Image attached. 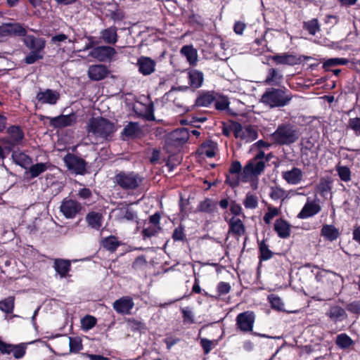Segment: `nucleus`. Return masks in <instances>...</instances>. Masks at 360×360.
Returning a JSON list of instances; mask_svg holds the SVG:
<instances>
[{
  "label": "nucleus",
  "mask_w": 360,
  "mask_h": 360,
  "mask_svg": "<svg viewBox=\"0 0 360 360\" xmlns=\"http://www.w3.org/2000/svg\"><path fill=\"white\" fill-rule=\"evenodd\" d=\"M231 288V287L229 283L221 281L217 284V295H210L205 290H203V296L206 297H210L214 300H217L221 295L228 294L230 292Z\"/></svg>",
  "instance_id": "nucleus-36"
},
{
  "label": "nucleus",
  "mask_w": 360,
  "mask_h": 360,
  "mask_svg": "<svg viewBox=\"0 0 360 360\" xmlns=\"http://www.w3.org/2000/svg\"><path fill=\"white\" fill-rule=\"evenodd\" d=\"M109 74L107 67L104 65H94L88 70L89 77L94 81H100L105 78Z\"/></svg>",
  "instance_id": "nucleus-21"
},
{
  "label": "nucleus",
  "mask_w": 360,
  "mask_h": 360,
  "mask_svg": "<svg viewBox=\"0 0 360 360\" xmlns=\"http://www.w3.org/2000/svg\"><path fill=\"white\" fill-rule=\"evenodd\" d=\"M282 178L289 184L297 185L303 178V172L298 167H293L290 170L282 172Z\"/></svg>",
  "instance_id": "nucleus-18"
},
{
  "label": "nucleus",
  "mask_w": 360,
  "mask_h": 360,
  "mask_svg": "<svg viewBox=\"0 0 360 360\" xmlns=\"http://www.w3.org/2000/svg\"><path fill=\"white\" fill-rule=\"evenodd\" d=\"M214 91H205L200 94L195 100V106L208 107L215 100Z\"/></svg>",
  "instance_id": "nucleus-35"
},
{
  "label": "nucleus",
  "mask_w": 360,
  "mask_h": 360,
  "mask_svg": "<svg viewBox=\"0 0 360 360\" xmlns=\"http://www.w3.org/2000/svg\"><path fill=\"white\" fill-rule=\"evenodd\" d=\"M335 169L341 181L344 182L351 181L352 172L347 166L338 165L336 166Z\"/></svg>",
  "instance_id": "nucleus-48"
},
{
  "label": "nucleus",
  "mask_w": 360,
  "mask_h": 360,
  "mask_svg": "<svg viewBox=\"0 0 360 360\" xmlns=\"http://www.w3.org/2000/svg\"><path fill=\"white\" fill-rule=\"evenodd\" d=\"M274 255L264 240L259 242V259L260 262L270 259Z\"/></svg>",
  "instance_id": "nucleus-42"
},
{
  "label": "nucleus",
  "mask_w": 360,
  "mask_h": 360,
  "mask_svg": "<svg viewBox=\"0 0 360 360\" xmlns=\"http://www.w3.org/2000/svg\"><path fill=\"white\" fill-rule=\"evenodd\" d=\"M67 168L76 174L84 175L86 172L87 162L82 158L68 153L63 158Z\"/></svg>",
  "instance_id": "nucleus-8"
},
{
  "label": "nucleus",
  "mask_w": 360,
  "mask_h": 360,
  "mask_svg": "<svg viewBox=\"0 0 360 360\" xmlns=\"http://www.w3.org/2000/svg\"><path fill=\"white\" fill-rule=\"evenodd\" d=\"M230 212L233 217L239 216L243 214V217H245L244 213H243V208L240 204H238L235 200H231L230 202Z\"/></svg>",
  "instance_id": "nucleus-62"
},
{
  "label": "nucleus",
  "mask_w": 360,
  "mask_h": 360,
  "mask_svg": "<svg viewBox=\"0 0 360 360\" xmlns=\"http://www.w3.org/2000/svg\"><path fill=\"white\" fill-rule=\"evenodd\" d=\"M121 135L127 139L140 138L142 135V129L138 122H129L123 129Z\"/></svg>",
  "instance_id": "nucleus-22"
},
{
  "label": "nucleus",
  "mask_w": 360,
  "mask_h": 360,
  "mask_svg": "<svg viewBox=\"0 0 360 360\" xmlns=\"http://www.w3.org/2000/svg\"><path fill=\"white\" fill-rule=\"evenodd\" d=\"M321 211V206L315 202H307L297 214L300 219H307L318 214Z\"/></svg>",
  "instance_id": "nucleus-27"
},
{
  "label": "nucleus",
  "mask_w": 360,
  "mask_h": 360,
  "mask_svg": "<svg viewBox=\"0 0 360 360\" xmlns=\"http://www.w3.org/2000/svg\"><path fill=\"white\" fill-rule=\"evenodd\" d=\"M60 98V94L55 90L46 89L39 90L37 94L35 99L41 104L55 105Z\"/></svg>",
  "instance_id": "nucleus-12"
},
{
  "label": "nucleus",
  "mask_w": 360,
  "mask_h": 360,
  "mask_svg": "<svg viewBox=\"0 0 360 360\" xmlns=\"http://www.w3.org/2000/svg\"><path fill=\"white\" fill-rule=\"evenodd\" d=\"M230 102L226 96H221L214 103V107L217 110H225L229 107Z\"/></svg>",
  "instance_id": "nucleus-60"
},
{
  "label": "nucleus",
  "mask_w": 360,
  "mask_h": 360,
  "mask_svg": "<svg viewBox=\"0 0 360 360\" xmlns=\"http://www.w3.org/2000/svg\"><path fill=\"white\" fill-rule=\"evenodd\" d=\"M82 210V206L80 202L68 198L63 200L60 206V211L67 219H74Z\"/></svg>",
  "instance_id": "nucleus-9"
},
{
  "label": "nucleus",
  "mask_w": 360,
  "mask_h": 360,
  "mask_svg": "<svg viewBox=\"0 0 360 360\" xmlns=\"http://www.w3.org/2000/svg\"><path fill=\"white\" fill-rule=\"evenodd\" d=\"M258 136V134L256 129H255L251 125L248 126L245 128V130L240 135L241 139H248V141L255 140Z\"/></svg>",
  "instance_id": "nucleus-55"
},
{
  "label": "nucleus",
  "mask_w": 360,
  "mask_h": 360,
  "mask_svg": "<svg viewBox=\"0 0 360 360\" xmlns=\"http://www.w3.org/2000/svg\"><path fill=\"white\" fill-rule=\"evenodd\" d=\"M101 244L104 249L111 252H114L117 250L121 243L115 236L111 235L103 238Z\"/></svg>",
  "instance_id": "nucleus-37"
},
{
  "label": "nucleus",
  "mask_w": 360,
  "mask_h": 360,
  "mask_svg": "<svg viewBox=\"0 0 360 360\" xmlns=\"http://www.w3.org/2000/svg\"><path fill=\"white\" fill-rule=\"evenodd\" d=\"M86 221L89 227L99 230L102 226L103 215L96 212H89L86 216Z\"/></svg>",
  "instance_id": "nucleus-32"
},
{
  "label": "nucleus",
  "mask_w": 360,
  "mask_h": 360,
  "mask_svg": "<svg viewBox=\"0 0 360 360\" xmlns=\"http://www.w3.org/2000/svg\"><path fill=\"white\" fill-rule=\"evenodd\" d=\"M114 182L125 191L136 189L142 182L141 176L134 172H120L114 177Z\"/></svg>",
  "instance_id": "nucleus-7"
},
{
  "label": "nucleus",
  "mask_w": 360,
  "mask_h": 360,
  "mask_svg": "<svg viewBox=\"0 0 360 360\" xmlns=\"http://www.w3.org/2000/svg\"><path fill=\"white\" fill-rule=\"evenodd\" d=\"M216 148V143L212 140L207 139L200 144L197 151L200 155H205L206 157L211 158L215 156Z\"/></svg>",
  "instance_id": "nucleus-28"
},
{
  "label": "nucleus",
  "mask_w": 360,
  "mask_h": 360,
  "mask_svg": "<svg viewBox=\"0 0 360 360\" xmlns=\"http://www.w3.org/2000/svg\"><path fill=\"white\" fill-rule=\"evenodd\" d=\"M330 275L335 276L337 274L331 271L322 269L316 273L315 278L318 283H321L323 285H326L328 288H331L333 281Z\"/></svg>",
  "instance_id": "nucleus-29"
},
{
  "label": "nucleus",
  "mask_w": 360,
  "mask_h": 360,
  "mask_svg": "<svg viewBox=\"0 0 360 360\" xmlns=\"http://www.w3.org/2000/svg\"><path fill=\"white\" fill-rule=\"evenodd\" d=\"M70 352L72 353H78L83 349L82 340L79 337L69 338Z\"/></svg>",
  "instance_id": "nucleus-49"
},
{
  "label": "nucleus",
  "mask_w": 360,
  "mask_h": 360,
  "mask_svg": "<svg viewBox=\"0 0 360 360\" xmlns=\"http://www.w3.org/2000/svg\"><path fill=\"white\" fill-rule=\"evenodd\" d=\"M269 59L276 65H295L302 63L301 57L289 53H283L269 56Z\"/></svg>",
  "instance_id": "nucleus-14"
},
{
  "label": "nucleus",
  "mask_w": 360,
  "mask_h": 360,
  "mask_svg": "<svg viewBox=\"0 0 360 360\" xmlns=\"http://www.w3.org/2000/svg\"><path fill=\"white\" fill-rule=\"evenodd\" d=\"M253 163L251 162H249L242 169V176L243 179L242 180L243 181H246L247 179L250 177L251 175H255V172L253 169Z\"/></svg>",
  "instance_id": "nucleus-61"
},
{
  "label": "nucleus",
  "mask_w": 360,
  "mask_h": 360,
  "mask_svg": "<svg viewBox=\"0 0 360 360\" xmlns=\"http://www.w3.org/2000/svg\"><path fill=\"white\" fill-rule=\"evenodd\" d=\"M225 220L229 225V234L236 237H240L245 234V226L240 219L232 217L229 220H227L226 218H225Z\"/></svg>",
  "instance_id": "nucleus-16"
},
{
  "label": "nucleus",
  "mask_w": 360,
  "mask_h": 360,
  "mask_svg": "<svg viewBox=\"0 0 360 360\" xmlns=\"http://www.w3.org/2000/svg\"><path fill=\"white\" fill-rule=\"evenodd\" d=\"M23 42L25 46L30 50V52L24 58L26 64H34L39 60L44 58V50L46 46V41L41 37H36L34 35L25 34Z\"/></svg>",
  "instance_id": "nucleus-4"
},
{
  "label": "nucleus",
  "mask_w": 360,
  "mask_h": 360,
  "mask_svg": "<svg viewBox=\"0 0 360 360\" xmlns=\"http://www.w3.org/2000/svg\"><path fill=\"white\" fill-rule=\"evenodd\" d=\"M12 157L15 162L22 167H26V166L29 165L31 161V158L29 157V155L22 152H13Z\"/></svg>",
  "instance_id": "nucleus-45"
},
{
  "label": "nucleus",
  "mask_w": 360,
  "mask_h": 360,
  "mask_svg": "<svg viewBox=\"0 0 360 360\" xmlns=\"http://www.w3.org/2000/svg\"><path fill=\"white\" fill-rule=\"evenodd\" d=\"M243 203L247 209H255L258 206V198L256 195L249 192L246 194Z\"/></svg>",
  "instance_id": "nucleus-50"
},
{
  "label": "nucleus",
  "mask_w": 360,
  "mask_h": 360,
  "mask_svg": "<svg viewBox=\"0 0 360 360\" xmlns=\"http://www.w3.org/2000/svg\"><path fill=\"white\" fill-rule=\"evenodd\" d=\"M190 133L186 128H179L165 136L164 149L167 153H172L175 149L181 147L187 142Z\"/></svg>",
  "instance_id": "nucleus-6"
},
{
  "label": "nucleus",
  "mask_w": 360,
  "mask_h": 360,
  "mask_svg": "<svg viewBox=\"0 0 360 360\" xmlns=\"http://www.w3.org/2000/svg\"><path fill=\"white\" fill-rule=\"evenodd\" d=\"M13 351L11 353H13V356L17 359H21L22 358L25 353L27 349V346L24 343H20L18 345H13Z\"/></svg>",
  "instance_id": "nucleus-56"
},
{
  "label": "nucleus",
  "mask_w": 360,
  "mask_h": 360,
  "mask_svg": "<svg viewBox=\"0 0 360 360\" xmlns=\"http://www.w3.org/2000/svg\"><path fill=\"white\" fill-rule=\"evenodd\" d=\"M200 346L202 348L203 353L205 354H208L211 352V350L217 345L218 340H210L205 338H203L200 339Z\"/></svg>",
  "instance_id": "nucleus-53"
},
{
  "label": "nucleus",
  "mask_w": 360,
  "mask_h": 360,
  "mask_svg": "<svg viewBox=\"0 0 360 360\" xmlns=\"http://www.w3.org/2000/svg\"><path fill=\"white\" fill-rule=\"evenodd\" d=\"M303 28L310 34L314 35L317 32L320 30V25L318 19L313 18L309 21L304 22Z\"/></svg>",
  "instance_id": "nucleus-47"
},
{
  "label": "nucleus",
  "mask_w": 360,
  "mask_h": 360,
  "mask_svg": "<svg viewBox=\"0 0 360 360\" xmlns=\"http://www.w3.org/2000/svg\"><path fill=\"white\" fill-rule=\"evenodd\" d=\"M134 307V302L131 298L126 297L116 300L113 303L114 309L119 314H125Z\"/></svg>",
  "instance_id": "nucleus-26"
},
{
  "label": "nucleus",
  "mask_w": 360,
  "mask_h": 360,
  "mask_svg": "<svg viewBox=\"0 0 360 360\" xmlns=\"http://www.w3.org/2000/svg\"><path fill=\"white\" fill-rule=\"evenodd\" d=\"M240 181V174H233L232 176L227 174L226 176L225 183L233 188L239 185Z\"/></svg>",
  "instance_id": "nucleus-63"
},
{
  "label": "nucleus",
  "mask_w": 360,
  "mask_h": 360,
  "mask_svg": "<svg viewBox=\"0 0 360 360\" xmlns=\"http://www.w3.org/2000/svg\"><path fill=\"white\" fill-rule=\"evenodd\" d=\"M274 229L281 238H288L290 236V224L283 218L277 219L275 221Z\"/></svg>",
  "instance_id": "nucleus-23"
},
{
  "label": "nucleus",
  "mask_w": 360,
  "mask_h": 360,
  "mask_svg": "<svg viewBox=\"0 0 360 360\" xmlns=\"http://www.w3.org/2000/svg\"><path fill=\"white\" fill-rule=\"evenodd\" d=\"M349 127L352 129L356 135L360 134V117L350 118L348 121Z\"/></svg>",
  "instance_id": "nucleus-64"
},
{
  "label": "nucleus",
  "mask_w": 360,
  "mask_h": 360,
  "mask_svg": "<svg viewBox=\"0 0 360 360\" xmlns=\"http://www.w3.org/2000/svg\"><path fill=\"white\" fill-rule=\"evenodd\" d=\"M7 134L9 136V141H7L12 146H15L21 144L22 140L25 138V134L18 125H11L7 128Z\"/></svg>",
  "instance_id": "nucleus-17"
},
{
  "label": "nucleus",
  "mask_w": 360,
  "mask_h": 360,
  "mask_svg": "<svg viewBox=\"0 0 360 360\" xmlns=\"http://www.w3.org/2000/svg\"><path fill=\"white\" fill-rule=\"evenodd\" d=\"M77 122V115L72 112L69 115H60L50 118V125L54 129H63L73 126Z\"/></svg>",
  "instance_id": "nucleus-10"
},
{
  "label": "nucleus",
  "mask_w": 360,
  "mask_h": 360,
  "mask_svg": "<svg viewBox=\"0 0 360 360\" xmlns=\"http://www.w3.org/2000/svg\"><path fill=\"white\" fill-rule=\"evenodd\" d=\"M292 98L291 92L285 87H270L262 94L261 102L271 108H282L288 105Z\"/></svg>",
  "instance_id": "nucleus-1"
},
{
  "label": "nucleus",
  "mask_w": 360,
  "mask_h": 360,
  "mask_svg": "<svg viewBox=\"0 0 360 360\" xmlns=\"http://www.w3.org/2000/svg\"><path fill=\"white\" fill-rule=\"evenodd\" d=\"M326 315L335 323L344 321L347 317L345 310L339 305L330 306Z\"/></svg>",
  "instance_id": "nucleus-24"
},
{
  "label": "nucleus",
  "mask_w": 360,
  "mask_h": 360,
  "mask_svg": "<svg viewBox=\"0 0 360 360\" xmlns=\"http://www.w3.org/2000/svg\"><path fill=\"white\" fill-rule=\"evenodd\" d=\"M269 196L274 200H281L283 201L286 197V192L279 186H274L271 188Z\"/></svg>",
  "instance_id": "nucleus-52"
},
{
  "label": "nucleus",
  "mask_w": 360,
  "mask_h": 360,
  "mask_svg": "<svg viewBox=\"0 0 360 360\" xmlns=\"http://www.w3.org/2000/svg\"><path fill=\"white\" fill-rule=\"evenodd\" d=\"M134 111L139 117H144L148 120H155V116L150 105H145L139 103L134 105Z\"/></svg>",
  "instance_id": "nucleus-31"
},
{
  "label": "nucleus",
  "mask_w": 360,
  "mask_h": 360,
  "mask_svg": "<svg viewBox=\"0 0 360 360\" xmlns=\"http://www.w3.org/2000/svg\"><path fill=\"white\" fill-rule=\"evenodd\" d=\"M268 300L271 304V306L273 309L276 310H282L283 307V303L281 299L274 294L269 295Z\"/></svg>",
  "instance_id": "nucleus-58"
},
{
  "label": "nucleus",
  "mask_w": 360,
  "mask_h": 360,
  "mask_svg": "<svg viewBox=\"0 0 360 360\" xmlns=\"http://www.w3.org/2000/svg\"><path fill=\"white\" fill-rule=\"evenodd\" d=\"M283 79L281 71L277 68H271L266 71L264 83L269 86H280Z\"/></svg>",
  "instance_id": "nucleus-20"
},
{
  "label": "nucleus",
  "mask_w": 360,
  "mask_h": 360,
  "mask_svg": "<svg viewBox=\"0 0 360 360\" xmlns=\"http://www.w3.org/2000/svg\"><path fill=\"white\" fill-rule=\"evenodd\" d=\"M188 84L189 86H186V89L191 88L195 91L200 88L204 82V74L202 72L196 69H188Z\"/></svg>",
  "instance_id": "nucleus-15"
},
{
  "label": "nucleus",
  "mask_w": 360,
  "mask_h": 360,
  "mask_svg": "<svg viewBox=\"0 0 360 360\" xmlns=\"http://www.w3.org/2000/svg\"><path fill=\"white\" fill-rule=\"evenodd\" d=\"M86 130L89 134L108 141L112 139L117 129L108 119L98 117H91L89 120Z\"/></svg>",
  "instance_id": "nucleus-3"
},
{
  "label": "nucleus",
  "mask_w": 360,
  "mask_h": 360,
  "mask_svg": "<svg viewBox=\"0 0 360 360\" xmlns=\"http://www.w3.org/2000/svg\"><path fill=\"white\" fill-rule=\"evenodd\" d=\"M115 53V49L108 46H96L91 51V56L93 58L102 62L110 60Z\"/></svg>",
  "instance_id": "nucleus-13"
},
{
  "label": "nucleus",
  "mask_w": 360,
  "mask_h": 360,
  "mask_svg": "<svg viewBox=\"0 0 360 360\" xmlns=\"http://www.w3.org/2000/svg\"><path fill=\"white\" fill-rule=\"evenodd\" d=\"M15 307V297L9 296L0 301V310L4 313L12 314Z\"/></svg>",
  "instance_id": "nucleus-44"
},
{
  "label": "nucleus",
  "mask_w": 360,
  "mask_h": 360,
  "mask_svg": "<svg viewBox=\"0 0 360 360\" xmlns=\"http://www.w3.org/2000/svg\"><path fill=\"white\" fill-rule=\"evenodd\" d=\"M321 236L330 241H333L339 237V231L333 225L325 224L321 230Z\"/></svg>",
  "instance_id": "nucleus-38"
},
{
  "label": "nucleus",
  "mask_w": 360,
  "mask_h": 360,
  "mask_svg": "<svg viewBox=\"0 0 360 360\" xmlns=\"http://www.w3.org/2000/svg\"><path fill=\"white\" fill-rule=\"evenodd\" d=\"M143 323L134 319H128L127 320V327L132 332L141 331L143 328Z\"/></svg>",
  "instance_id": "nucleus-59"
},
{
  "label": "nucleus",
  "mask_w": 360,
  "mask_h": 360,
  "mask_svg": "<svg viewBox=\"0 0 360 360\" xmlns=\"http://www.w3.org/2000/svg\"><path fill=\"white\" fill-rule=\"evenodd\" d=\"M300 136L299 129L290 123H282L270 135L276 146H290L297 141Z\"/></svg>",
  "instance_id": "nucleus-2"
},
{
  "label": "nucleus",
  "mask_w": 360,
  "mask_h": 360,
  "mask_svg": "<svg viewBox=\"0 0 360 360\" xmlns=\"http://www.w3.org/2000/svg\"><path fill=\"white\" fill-rule=\"evenodd\" d=\"M280 214L278 208L269 205L267 207V212L265 213L263 220L266 224H270L274 217L278 216Z\"/></svg>",
  "instance_id": "nucleus-54"
},
{
  "label": "nucleus",
  "mask_w": 360,
  "mask_h": 360,
  "mask_svg": "<svg viewBox=\"0 0 360 360\" xmlns=\"http://www.w3.org/2000/svg\"><path fill=\"white\" fill-rule=\"evenodd\" d=\"M172 238L174 241H185L186 236L184 232V226L179 224L173 231Z\"/></svg>",
  "instance_id": "nucleus-57"
},
{
  "label": "nucleus",
  "mask_w": 360,
  "mask_h": 360,
  "mask_svg": "<svg viewBox=\"0 0 360 360\" xmlns=\"http://www.w3.org/2000/svg\"><path fill=\"white\" fill-rule=\"evenodd\" d=\"M117 27L115 26L110 27L101 32V37L105 42L114 44L117 40Z\"/></svg>",
  "instance_id": "nucleus-40"
},
{
  "label": "nucleus",
  "mask_w": 360,
  "mask_h": 360,
  "mask_svg": "<svg viewBox=\"0 0 360 360\" xmlns=\"http://www.w3.org/2000/svg\"><path fill=\"white\" fill-rule=\"evenodd\" d=\"M349 63L348 59L345 58H331L326 60L323 63V68L325 71H330V68L338 65H346Z\"/></svg>",
  "instance_id": "nucleus-43"
},
{
  "label": "nucleus",
  "mask_w": 360,
  "mask_h": 360,
  "mask_svg": "<svg viewBox=\"0 0 360 360\" xmlns=\"http://www.w3.org/2000/svg\"><path fill=\"white\" fill-rule=\"evenodd\" d=\"M139 71L143 75H148L155 71V62L149 57L141 56L138 59Z\"/></svg>",
  "instance_id": "nucleus-25"
},
{
  "label": "nucleus",
  "mask_w": 360,
  "mask_h": 360,
  "mask_svg": "<svg viewBox=\"0 0 360 360\" xmlns=\"http://www.w3.org/2000/svg\"><path fill=\"white\" fill-rule=\"evenodd\" d=\"M333 179L330 176H326L320 179L316 188L322 197H325L331 192L333 188Z\"/></svg>",
  "instance_id": "nucleus-30"
},
{
  "label": "nucleus",
  "mask_w": 360,
  "mask_h": 360,
  "mask_svg": "<svg viewBox=\"0 0 360 360\" xmlns=\"http://www.w3.org/2000/svg\"><path fill=\"white\" fill-rule=\"evenodd\" d=\"M354 344V340L347 333H340L335 338V345L341 349H347Z\"/></svg>",
  "instance_id": "nucleus-39"
},
{
  "label": "nucleus",
  "mask_w": 360,
  "mask_h": 360,
  "mask_svg": "<svg viewBox=\"0 0 360 360\" xmlns=\"http://www.w3.org/2000/svg\"><path fill=\"white\" fill-rule=\"evenodd\" d=\"M181 53L186 57L189 65L194 66L198 61V52L192 45H185L180 51Z\"/></svg>",
  "instance_id": "nucleus-33"
},
{
  "label": "nucleus",
  "mask_w": 360,
  "mask_h": 360,
  "mask_svg": "<svg viewBox=\"0 0 360 360\" xmlns=\"http://www.w3.org/2000/svg\"><path fill=\"white\" fill-rule=\"evenodd\" d=\"M48 169V163L39 162L32 165L30 167V174L31 178L34 179L39 176Z\"/></svg>",
  "instance_id": "nucleus-46"
},
{
  "label": "nucleus",
  "mask_w": 360,
  "mask_h": 360,
  "mask_svg": "<svg viewBox=\"0 0 360 360\" xmlns=\"http://www.w3.org/2000/svg\"><path fill=\"white\" fill-rule=\"evenodd\" d=\"M256 316L252 311H245L238 314L236 318V328L242 333H250L254 336L271 338V336L253 331Z\"/></svg>",
  "instance_id": "nucleus-5"
},
{
  "label": "nucleus",
  "mask_w": 360,
  "mask_h": 360,
  "mask_svg": "<svg viewBox=\"0 0 360 360\" xmlns=\"http://www.w3.org/2000/svg\"><path fill=\"white\" fill-rule=\"evenodd\" d=\"M53 267L60 278H66L71 270V262L66 259L56 258L53 260Z\"/></svg>",
  "instance_id": "nucleus-19"
},
{
  "label": "nucleus",
  "mask_w": 360,
  "mask_h": 360,
  "mask_svg": "<svg viewBox=\"0 0 360 360\" xmlns=\"http://www.w3.org/2000/svg\"><path fill=\"white\" fill-rule=\"evenodd\" d=\"M27 30L20 23L8 22L3 23L0 25V37H5L8 36H25Z\"/></svg>",
  "instance_id": "nucleus-11"
},
{
  "label": "nucleus",
  "mask_w": 360,
  "mask_h": 360,
  "mask_svg": "<svg viewBox=\"0 0 360 360\" xmlns=\"http://www.w3.org/2000/svg\"><path fill=\"white\" fill-rule=\"evenodd\" d=\"M97 323V319L91 315H86L81 320L82 327L84 330L92 329Z\"/></svg>",
  "instance_id": "nucleus-51"
},
{
  "label": "nucleus",
  "mask_w": 360,
  "mask_h": 360,
  "mask_svg": "<svg viewBox=\"0 0 360 360\" xmlns=\"http://www.w3.org/2000/svg\"><path fill=\"white\" fill-rule=\"evenodd\" d=\"M217 202L206 198L204 200L200 202L198 205V210L201 212L212 214L217 210Z\"/></svg>",
  "instance_id": "nucleus-41"
},
{
  "label": "nucleus",
  "mask_w": 360,
  "mask_h": 360,
  "mask_svg": "<svg viewBox=\"0 0 360 360\" xmlns=\"http://www.w3.org/2000/svg\"><path fill=\"white\" fill-rule=\"evenodd\" d=\"M149 226L144 228L141 232L144 239L155 235L158 229V212L150 217Z\"/></svg>",
  "instance_id": "nucleus-34"
}]
</instances>
